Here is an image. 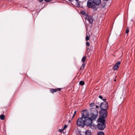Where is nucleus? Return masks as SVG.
Segmentation results:
<instances>
[{
  "mask_svg": "<svg viewBox=\"0 0 135 135\" xmlns=\"http://www.w3.org/2000/svg\"><path fill=\"white\" fill-rule=\"evenodd\" d=\"M86 19L88 20L89 23L91 25L92 24L93 20V18L91 16L88 15L86 17Z\"/></svg>",
  "mask_w": 135,
  "mask_h": 135,
  "instance_id": "8",
  "label": "nucleus"
},
{
  "mask_svg": "<svg viewBox=\"0 0 135 135\" xmlns=\"http://www.w3.org/2000/svg\"><path fill=\"white\" fill-rule=\"evenodd\" d=\"M86 49H87V50L88 51V50L89 51L90 50H91L89 48H88V47H86Z\"/></svg>",
  "mask_w": 135,
  "mask_h": 135,
  "instance_id": "29",
  "label": "nucleus"
},
{
  "mask_svg": "<svg viewBox=\"0 0 135 135\" xmlns=\"http://www.w3.org/2000/svg\"><path fill=\"white\" fill-rule=\"evenodd\" d=\"M129 31V28L128 27H127V29L126 30V33L127 34L128 33Z\"/></svg>",
  "mask_w": 135,
  "mask_h": 135,
  "instance_id": "23",
  "label": "nucleus"
},
{
  "mask_svg": "<svg viewBox=\"0 0 135 135\" xmlns=\"http://www.w3.org/2000/svg\"><path fill=\"white\" fill-rule=\"evenodd\" d=\"M84 120L83 119V118H79L77 120L76 124L78 126H81L82 127H84L85 126Z\"/></svg>",
  "mask_w": 135,
  "mask_h": 135,
  "instance_id": "2",
  "label": "nucleus"
},
{
  "mask_svg": "<svg viewBox=\"0 0 135 135\" xmlns=\"http://www.w3.org/2000/svg\"><path fill=\"white\" fill-rule=\"evenodd\" d=\"M92 2L95 5L98 6L101 3V0H93Z\"/></svg>",
  "mask_w": 135,
  "mask_h": 135,
  "instance_id": "10",
  "label": "nucleus"
},
{
  "mask_svg": "<svg viewBox=\"0 0 135 135\" xmlns=\"http://www.w3.org/2000/svg\"><path fill=\"white\" fill-rule=\"evenodd\" d=\"M97 135H104V132L100 131L98 133Z\"/></svg>",
  "mask_w": 135,
  "mask_h": 135,
  "instance_id": "19",
  "label": "nucleus"
},
{
  "mask_svg": "<svg viewBox=\"0 0 135 135\" xmlns=\"http://www.w3.org/2000/svg\"><path fill=\"white\" fill-rule=\"evenodd\" d=\"M106 117H100V118H99V122L98 123H105V119Z\"/></svg>",
  "mask_w": 135,
  "mask_h": 135,
  "instance_id": "12",
  "label": "nucleus"
},
{
  "mask_svg": "<svg viewBox=\"0 0 135 135\" xmlns=\"http://www.w3.org/2000/svg\"><path fill=\"white\" fill-rule=\"evenodd\" d=\"M79 84H84L85 83L84 81H81L79 82Z\"/></svg>",
  "mask_w": 135,
  "mask_h": 135,
  "instance_id": "22",
  "label": "nucleus"
},
{
  "mask_svg": "<svg viewBox=\"0 0 135 135\" xmlns=\"http://www.w3.org/2000/svg\"><path fill=\"white\" fill-rule=\"evenodd\" d=\"M105 124L103 123H98L97 125V128L98 129L100 130H103L105 128Z\"/></svg>",
  "mask_w": 135,
  "mask_h": 135,
  "instance_id": "6",
  "label": "nucleus"
},
{
  "mask_svg": "<svg viewBox=\"0 0 135 135\" xmlns=\"http://www.w3.org/2000/svg\"><path fill=\"white\" fill-rule=\"evenodd\" d=\"M99 98L102 99L103 101H105V100H106V99H103V97H102V96L101 95H99Z\"/></svg>",
  "mask_w": 135,
  "mask_h": 135,
  "instance_id": "21",
  "label": "nucleus"
},
{
  "mask_svg": "<svg viewBox=\"0 0 135 135\" xmlns=\"http://www.w3.org/2000/svg\"><path fill=\"white\" fill-rule=\"evenodd\" d=\"M90 1H88L87 2V6L89 8H91L93 9L94 10H97V8L96 7V6L95 4H93V3L90 2Z\"/></svg>",
  "mask_w": 135,
  "mask_h": 135,
  "instance_id": "4",
  "label": "nucleus"
},
{
  "mask_svg": "<svg viewBox=\"0 0 135 135\" xmlns=\"http://www.w3.org/2000/svg\"><path fill=\"white\" fill-rule=\"evenodd\" d=\"M86 46L88 47L90 45V44L89 42H87L86 43Z\"/></svg>",
  "mask_w": 135,
  "mask_h": 135,
  "instance_id": "24",
  "label": "nucleus"
},
{
  "mask_svg": "<svg viewBox=\"0 0 135 135\" xmlns=\"http://www.w3.org/2000/svg\"><path fill=\"white\" fill-rule=\"evenodd\" d=\"M104 1H108L109 0H103Z\"/></svg>",
  "mask_w": 135,
  "mask_h": 135,
  "instance_id": "33",
  "label": "nucleus"
},
{
  "mask_svg": "<svg viewBox=\"0 0 135 135\" xmlns=\"http://www.w3.org/2000/svg\"><path fill=\"white\" fill-rule=\"evenodd\" d=\"M76 114V111H75L74 112V115H75Z\"/></svg>",
  "mask_w": 135,
  "mask_h": 135,
  "instance_id": "30",
  "label": "nucleus"
},
{
  "mask_svg": "<svg viewBox=\"0 0 135 135\" xmlns=\"http://www.w3.org/2000/svg\"><path fill=\"white\" fill-rule=\"evenodd\" d=\"M69 1H70V2H71L72 1V0H69Z\"/></svg>",
  "mask_w": 135,
  "mask_h": 135,
  "instance_id": "35",
  "label": "nucleus"
},
{
  "mask_svg": "<svg viewBox=\"0 0 135 135\" xmlns=\"http://www.w3.org/2000/svg\"><path fill=\"white\" fill-rule=\"evenodd\" d=\"M99 107L101 109L107 110L108 108V104L107 102L105 101L101 103L100 104Z\"/></svg>",
  "mask_w": 135,
  "mask_h": 135,
  "instance_id": "3",
  "label": "nucleus"
},
{
  "mask_svg": "<svg viewBox=\"0 0 135 135\" xmlns=\"http://www.w3.org/2000/svg\"><path fill=\"white\" fill-rule=\"evenodd\" d=\"M52 0H46V2H50Z\"/></svg>",
  "mask_w": 135,
  "mask_h": 135,
  "instance_id": "28",
  "label": "nucleus"
},
{
  "mask_svg": "<svg viewBox=\"0 0 135 135\" xmlns=\"http://www.w3.org/2000/svg\"><path fill=\"white\" fill-rule=\"evenodd\" d=\"M95 104L94 103H91L90 104V107H92Z\"/></svg>",
  "mask_w": 135,
  "mask_h": 135,
  "instance_id": "25",
  "label": "nucleus"
},
{
  "mask_svg": "<svg viewBox=\"0 0 135 135\" xmlns=\"http://www.w3.org/2000/svg\"><path fill=\"white\" fill-rule=\"evenodd\" d=\"M120 64L119 61L117 62L114 65L113 67V69L114 70H117L119 68V66Z\"/></svg>",
  "mask_w": 135,
  "mask_h": 135,
  "instance_id": "7",
  "label": "nucleus"
},
{
  "mask_svg": "<svg viewBox=\"0 0 135 135\" xmlns=\"http://www.w3.org/2000/svg\"><path fill=\"white\" fill-rule=\"evenodd\" d=\"M97 115H95L94 114H91V118L92 119V121L94 120H95L97 118Z\"/></svg>",
  "mask_w": 135,
  "mask_h": 135,
  "instance_id": "13",
  "label": "nucleus"
},
{
  "mask_svg": "<svg viewBox=\"0 0 135 135\" xmlns=\"http://www.w3.org/2000/svg\"><path fill=\"white\" fill-rule=\"evenodd\" d=\"M114 81H116V79H114Z\"/></svg>",
  "mask_w": 135,
  "mask_h": 135,
  "instance_id": "37",
  "label": "nucleus"
},
{
  "mask_svg": "<svg viewBox=\"0 0 135 135\" xmlns=\"http://www.w3.org/2000/svg\"><path fill=\"white\" fill-rule=\"evenodd\" d=\"M68 127V126L67 125H65L63 128V130H64L66 128Z\"/></svg>",
  "mask_w": 135,
  "mask_h": 135,
  "instance_id": "26",
  "label": "nucleus"
},
{
  "mask_svg": "<svg viewBox=\"0 0 135 135\" xmlns=\"http://www.w3.org/2000/svg\"><path fill=\"white\" fill-rule=\"evenodd\" d=\"M81 13L82 15H85L86 16H87V15H88L86 14L85 12L84 11H81Z\"/></svg>",
  "mask_w": 135,
  "mask_h": 135,
  "instance_id": "20",
  "label": "nucleus"
},
{
  "mask_svg": "<svg viewBox=\"0 0 135 135\" xmlns=\"http://www.w3.org/2000/svg\"><path fill=\"white\" fill-rule=\"evenodd\" d=\"M78 82H77V83H75V84H78Z\"/></svg>",
  "mask_w": 135,
  "mask_h": 135,
  "instance_id": "36",
  "label": "nucleus"
},
{
  "mask_svg": "<svg viewBox=\"0 0 135 135\" xmlns=\"http://www.w3.org/2000/svg\"><path fill=\"white\" fill-rule=\"evenodd\" d=\"M69 122V123H70V120H69V122Z\"/></svg>",
  "mask_w": 135,
  "mask_h": 135,
  "instance_id": "34",
  "label": "nucleus"
},
{
  "mask_svg": "<svg viewBox=\"0 0 135 135\" xmlns=\"http://www.w3.org/2000/svg\"><path fill=\"white\" fill-rule=\"evenodd\" d=\"M64 130H63V129H60L59 130V131L60 132H62Z\"/></svg>",
  "mask_w": 135,
  "mask_h": 135,
  "instance_id": "27",
  "label": "nucleus"
},
{
  "mask_svg": "<svg viewBox=\"0 0 135 135\" xmlns=\"http://www.w3.org/2000/svg\"><path fill=\"white\" fill-rule=\"evenodd\" d=\"M85 66V64L84 63H83L81 66L79 70H81V69H84Z\"/></svg>",
  "mask_w": 135,
  "mask_h": 135,
  "instance_id": "16",
  "label": "nucleus"
},
{
  "mask_svg": "<svg viewBox=\"0 0 135 135\" xmlns=\"http://www.w3.org/2000/svg\"><path fill=\"white\" fill-rule=\"evenodd\" d=\"M86 59V56H83L81 59V61L83 63H84Z\"/></svg>",
  "mask_w": 135,
  "mask_h": 135,
  "instance_id": "18",
  "label": "nucleus"
},
{
  "mask_svg": "<svg viewBox=\"0 0 135 135\" xmlns=\"http://www.w3.org/2000/svg\"><path fill=\"white\" fill-rule=\"evenodd\" d=\"M5 117V116L3 114H1L0 115V119L2 120L4 119Z\"/></svg>",
  "mask_w": 135,
  "mask_h": 135,
  "instance_id": "17",
  "label": "nucleus"
},
{
  "mask_svg": "<svg viewBox=\"0 0 135 135\" xmlns=\"http://www.w3.org/2000/svg\"><path fill=\"white\" fill-rule=\"evenodd\" d=\"M88 34V35H89V33H86L85 40L86 41H87L88 40H89L90 38V37L89 36Z\"/></svg>",
  "mask_w": 135,
  "mask_h": 135,
  "instance_id": "15",
  "label": "nucleus"
},
{
  "mask_svg": "<svg viewBox=\"0 0 135 135\" xmlns=\"http://www.w3.org/2000/svg\"><path fill=\"white\" fill-rule=\"evenodd\" d=\"M100 117H106L107 116L108 112L107 110L104 109H101L99 112Z\"/></svg>",
  "mask_w": 135,
  "mask_h": 135,
  "instance_id": "5",
  "label": "nucleus"
},
{
  "mask_svg": "<svg viewBox=\"0 0 135 135\" xmlns=\"http://www.w3.org/2000/svg\"><path fill=\"white\" fill-rule=\"evenodd\" d=\"M89 1H91V0H88Z\"/></svg>",
  "mask_w": 135,
  "mask_h": 135,
  "instance_id": "38",
  "label": "nucleus"
},
{
  "mask_svg": "<svg viewBox=\"0 0 135 135\" xmlns=\"http://www.w3.org/2000/svg\"><path fill=\"white\" fill-rule=\"evenodd\" d=\"M87 113L85 112V113H81V118H83V119H85L88 117H87L88 116L89 114H86Z\"/></svg>",
  "mask_w": 135,
  "mask_h": 135,
  "instance_id": "11",
  "label": "nucleus"
},
{
  "mask_svg": "<svg viewBox=\"0 0 135 135\" xmlns=\"http://www.w3.org/2000/svg\"><path fill=\"white\" fill-rule=\"evenodd\" d=\"M75 115H74V114H73V117H73V118H74V117H75Z\"/></svg>",
  "mask_w": 135,
  "mask_h": 135,
  "instance_id": "32",
  "label": "nucleus"
},
{
  "mask_svg": "<svg viewBox=\"0 0 135 135\" xmlns=\"http://www.w3.org/2000/svg\"><path fill=\"white\" fill-rule=\"evenodd\" d=\"M85 126H90L91 128L94 127V124H93L92 119L90 118H88L85 119H84Z\"/></svg>",
  "mask_w": 135,
  "mask_h": 135,
  "instance_id": "1",
  "label": "nucleus"
},
{
  "mask_svg": "<svg viewBox=\"0 0 135 135\" xmlns=\"http://www.w3.org/2000/svg\"><path fill=\"white\" fill-rule=\"evenodd\" d=\"M62 88H57L56 89H50V91L52 94L57 91H60Z\"/></svg>",
  "mask_w": 135,
  "mask_h": 135,
  "instance_id": "9",
  "label": "nucleus"
},
{
  "mask_svg": "<svg viewBox=\"0 0 135 135\" xmlns=\"http://www.w3.org/2000/svg\"><path fill=\"white\" fill-rule=\"evenodd\" d=\"M96 108H99V107L97 105H96Z\"/></svg>",
  "mask_w": 135,
  "mask_h": 135,
  "instance_id": "31",
  "label": "nucleus"
},
{
  "mask_svg": "<svg viewBox=\"0 0 135 135\" xmlns=\"http://www.w3.org/2000/svg\"><path fill=\"white\" fill-rule=\"evenodd\" d=\"M85 135H91V132L90 131L88 130L85 132Z\"/></svg>",
  "mask_w": 135,
  "mask_h": 135,
  "instance_id": "14",
  "label": "nucleus"
}]
</instances>
